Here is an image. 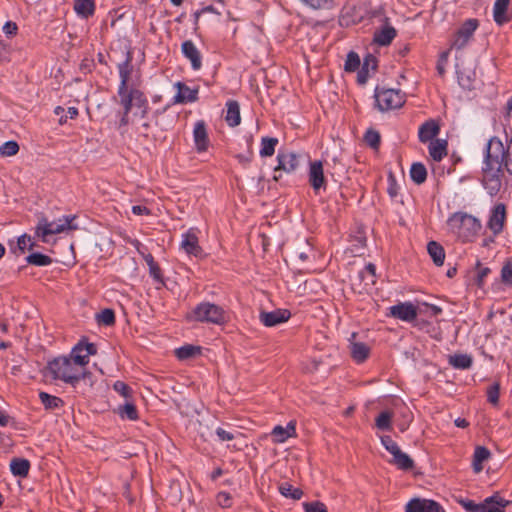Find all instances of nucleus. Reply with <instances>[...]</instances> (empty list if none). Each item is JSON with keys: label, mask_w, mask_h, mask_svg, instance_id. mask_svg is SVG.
Here are the masks:
<instances>
[{"label": "nucleus", "mask_w": 512, "mask_h": 512, "mask_svg": "<svg viewBox=\"0 0 512 512\" xmlns=\"http://www.w3.org/2000/svg\"><path fill=\"white\" fill-rule=\"evenodd\" d=\"M225 121L230 127H236L241 122L240 106L235 100H229L226 103Z\"/></svg>", "instance_id": "393cba45"}, {"label": "nucleus", "mask_w": 512, "mask_h": 512, "mask_svg": "<svg viewBox=\"0 0 512 512\" xmlns=\"http://www.w3.org/2000/svg\"><path fill=\"white\" fill-rule=\"evenodd\" d=\"M278 165L274 168L275 172L284 171L291 173L299 166V156L293 152H279L277 155Z\"/></svg>", "instance_id": "f8f14e48"}, {"label": "nucleus", "mask_w": 512, "mask_h": 512, "mask_svg": "<svg viewBox=\"0 0 512 512\" xmlns=\"http://www.w3.org/2000/svg\"><path fill=\"white\" fill-rule=\"evenodd\" d=\"M510 0H496L493 6V18L498 25L508 23L512 19L509 12Z\"/></svg>", "instance_id": "f3484780"}, {"label": "nucleus", "mask_w": 512, "mask_h": 512, "mask_svg": "<svg viewBox=\"0 0 512 512\" xmlns=\"http://www.w3.org/2000/svg\"><path fill=\"white\" fill-rule=\"evenodd\" d=\"M362 68L364 70H368V71H369V69L376 70V68H377V60H376V58L374 56H372V55L367 56L364 59V63L362 65Z\"/></svg>", "instance_id": "69168bd1"}, {"label": "nucleus", "mask_w": 512, "mask_h": 512, "mask_svg": "<svg viewBox=\"0 0 512 512\" xmlns=\"http://www.w3.org/2000/svg\"><path fill=\"white\" fill-rule=\"evenodd\" d=\"M357 279L362 285L360 292H368L376 283V267L374 264L369 263L361 270L357 276Z\"/></svg>", "instance_id": "a211bd4d"}, {"label": "nucleus", "mask_w": 512, "mask_h": 512, "mask_svg": "<svg viewBox=\"0 0 512 512\" xmlns=\"http://www.w3.org/2000/svg\"><path fill=\"white\" fill-rule=\"evenodd\" d=\"M304 6L312 10H332L336 7L334 0H299Z\"/></svg>", "instance_id": "f704fd0d"}, {"label": "nucleus", "mask_w": 512, "mask_h": 512, "mask_svg": "<svg viewBox=\"0 0 512 512\" xmlns=\"http://www.w3.org/2000/svg\"><path fill=\"white\" fill-rule=\"evenodd\" d=\"M478 26L479 21L477 19H468L464 21L463 24L455 33L454 40L451 44V48H455L458 50L464 48L472 38Z\"/></svg>", "instance_id": "6e6552de"}, {"label": "nucleus", "mask_w": 512, "mask_h": 512, "mask_svg": "<svg viewBox=\"0 0 512 512\" xmlns=\"http://www.w3.org/2000/svg\"><path fill=\"white\" fill-rule=\"evenodd\" d=\"M500 386H489L487 389V400L494 406L498 405L499 395H500Z\"/></svg>", "instance_id": "6e6d98bb"}, {"label": "nucleus", "mask_w": 512, "mask_h": 512, "mask_svg": "<svg viewBox=\"0 0 512 512\" xmlns=\"http://www.w3.org/2000/svg\"><path fill=\"white\" fill-rule=\"evenodd\" d=\"M74 10L76 13L84 18H88L93 15L95 10V4L93 0H75Z\"/></svg>", "instance_id": "72a5a7b5"}, {"label": "nucleus", "mask_w": 512, "mask_h": 512, "mask_svg": "<svg viewBox=\"0 0 512 512\" xmlns=\"http://www.w3.org/2000/svg\"><path fill=\"white\" fill-rule=\"evenodd\" d=\"M279 492L282 496L293 500H299L303 496V491L300 488H295L288 482L279 485Z\"/></svg>", "instance_id": "e433bc0d"}, {"label": "nucleus", "mask_w": 512, "mask_h": 512, "mask_svg": "<svg viewBox=\"0 0 512 512\" xmlns=\"http://www.w3.org/2000/svg\"><path fill=\"white\" fill-rule=\"evenodd\" d=\"M449 364L455 368L466 369L472 364V358L468 354H454L449 357Z\"/></svg>", "instance_id": "4c0bfd02"}, {"label": "nucleus", "mask_w": 512, "mask_h": 512, "mask_svg": "<svg viewBox=\"0 0 512 512\" xmlns=\"http://www.w3.org/2000/svg\"><path fill=\"white\" fill-rule=\"evenodd\" d=\"M396 37V30L386 25L374 34V41L382 46L389 45L392 40Z\"/></svg>", "instance_id": "7c9ffc66"}, {"label": "nucleus", "mask_w": 512, "mask_h": 512, "mask_svg": "<svg viewBox=\"0 0 512 512\" xmlns=\"http://www.w3.org/2000/svg\"><path fill=\"white\" fill-rule=\"evenodd\" d=\"M19 152V144L14 141H7L0 146V155L2 157H11Z\"/></svg>", "instance_id": "79ce46f5"}, {"label": "nucleus", "mask_w": 512, "mask_h": 512, "mask_svg": "<svg viewBox=\"0 0 512 512\" xmlns=\"http://www.w3.org/2000/svg\"><path fill=\"white\" fill-rule=\"evenodd\" d=\"M290 316L291 314L288 310L278 309L271 312H261L259 319L266 327H273L280 323L286 322Z\"/></svg>", "instance_id": "4468645a"}, {"label": "nucleus", "mask_w": 512, "mask_h": 512, "mask_svg": "<svg viewBox=\"0 0 512 512\" xmlns=\"http://www.w3.org/2000/svg\"><path fill=\"white\" fill-rule=\"evenodd\" d=\"M198 425H199L198 433H199L200 437L204 441H207L209 439V437L212 436V430L210 429V427L208 425H205L203 423V421H198Z\"/></svg>", "instance_id": "052dcab7"}, {"label": "nucleus", "mask_w": 512, "mask_h": 512, "mask_svg": "<svg viewBox=\"0 0 512 512\" xmlns=\"http://www.w3.org/2000/svg\"><path fill=\"white\" fill-rule=\"evenodd\" d=\"M120 85L118 88V96L122 98V102L125 104L129 103L130 98H134V104L137 107H143L147 105V100L144 94L135 88L128 89V82L132 72L131 57L128 55L127 59L118 65Z\"/></svg>", "instance_id": "39448f33"}, {"label": "nucleus", "mask_w": 512, "mask_h": 512, "mask_svg": "<svg viewBox=\"0 0 512 512\" xmlns=\"http://www.w3.org/2000/svg\"><path fill=\"white\" fill-rule=\"evenodd\" d=\"M271 435L274 438L275 443H283L288 438L296 435L295 422L290 421L286 427L277 425L272 429Z\"/></svg>", "instance_id": "b1692460"}, {"label": "nucleus", "mask_w": 512, "mask_h": 512, "mask_svg": "<svg viewBox=\"0 0 512 512\" xmlns=\"http://www.w3.org/2000/svg\"><path fill=\"white\" fill-rule=\"evenodd\" d=\"M429 154L435 161H441L447 155V141L436 139L429 144Z\"/></svg>", "instance_id": "c85d7f7f"}, {"label": "nucleus", "mask_w": 512, "mask_h": 512, "mask_svg": "<svg viewBox=\"0 0 512 512\" xmlns=\"http://www.w3.org/2000/svg\"><path fill=\"white\" fill-rule=\"evenodd\" d=\"M405 512H445L444 509L433 500L414 498L405 506Z\"/></svg>", "instance_id": "9d476101"}, {"label": "nucleus", "mask_w": 512, "mask_h": 512, "mask_svg": "<svg viewBox=\"0 0 512 512\" xmlns=\"http://www.w3.org/2000/svg\"><path fill=\"white\" fill-rule=\"evenodd\" d=\"M447 224L450 230L457 234L464 242L471 241L481 228V224L477 218L462 212L452 214Z\"/></svg>", "instance_id": "7ed1b4c3"}, {"label": "nucleus", "mask_w": 512, "mask_h": 512, "mask_svg": "<svg viewBox=\"0 0 512 512\" xmlns=\"http://www.w3.org/2000/svg\"><path fill=\"white\" fill-rule=\"evenodd\" d=\"M501 281L504 284L512 285V261H506L501 269Z\"/></svg>", "instance_id": "09e8293b"}, {"label": "nucleus", "mask_w": 512, "mask_h": 512, "mask_svg": "<svg viewBox=\"0 0 512 512\" xmlns=\"http://www.w3.org/2000/svg\"><path fill=\"white\" fill-rule=\"evenodd\" d=\"M375 99L380 111L397 109L405 103L404 94L400 90L391 88H376Z\"/></svg>", "instance_id": "0eeeda50"}, {"label": "nucleus", "mask_w": 512, "mask_h": 512, "mask_svg": "<svg viewBox=\"0 0 512 512\" xmlns=\"http://www.w3.org/2000/svg\"><path fill=\"white\" fill-rule=\"evenodd\" d=\"M381 443L392 456L400 450L398 444L388 435L381 437Z\"/></svg>", "instance_id": "603ef678"}, {"label": "nucleus", "mask_w": 512, "mask_h": 512, "mask_svg": "<svg viewBox=\"0 0 512 512\" xmlns=\"http://www.w3.org/2000/svg\"><path fill=\"white\" fill-rule=\"evenodd\" d=\"M119 103L124 108L123 116H122V118L120 119V122H119V129H121L122 127H125V126L128 125V123H129L128 114H129L132 106L135 105V104H134V98H130L128 104H125L124 102H122V98H120Z\"/></svg>", "instance_id": "49530a36"}, {"label": "nucleus", "mask_w": 512, "mask_h": 512, "mask_svg": "<svg viewBox=\"0 0 512 512\" xmlns=\"http://www.w3.org/2000/svg\"><path fill=\"white\" fill-rule=\"evenodd\" d=\"M278 144V139L273 137H263L261 140L260 155L262 157H270L275 152V147Z\"/></svg>", "instance_id": "ea45409f"}, {"label": "nucleus", "mask_w": 512, "mask_h": 512, "mask_svg": "<svg viewBox=\"0 0 512 512\" xmlns=\"http://www.w3.org/2000/svg\"><path fill=\"white\" fill-rule=\"evenodd\" d=\"M389 182H390V185L388 187V193L391 197H395L397 195V188H396V183H395V178L392 174L389 175V178H388Z\"/></svg>", "instance_id": "774afa93"}, {"label": "nucleus", "mask_w": 512, "mask_h": 512, "mask_svg": "<svg viewBox=\"0 0 512 512\" xmlns=\"http://www.w3.org/2000/svg\"><path fill=\"white\" fill-rule=\"evenodd\" d=\"M122 420L136 421L139 418L138 410L132 400H127L115 410Z\"/></svg>", "instance_id": "a878e982"}, {"label": "nucleus", "mask_w": 512, "mask_h": 512, "mask_svg": "<svg viewBox=\"0 0 512 512\" xmlns=\"http://www.w3.org/2000/svg\"><path fill=\"white\" fill-rule=\"evenodd\" d=\"M510 504V501L499 496L498 493L487 497L481 502L483 512H504L505 508Z\"/></svg>", "instance_id": "6ab92c4d"}, {"label": "nucleus", "mask_w": 512, "mask_h": 512, "mask_svg": "<svg viewBox=\"0 0 512 512\" xmlns=\"http://www.w3.org/2000/svg\"><path fill=\"white\" fill-rule=\"evenodd\" d=\"M410 176L416 184H422L427 178V170L423 164L414 163L410 169Z\"/></svg>", "instance_id": "58836bf2"}, {"label": "nucleus", "mask_w": 512, "mask_h": 512, "mask_svg": "<svg viewBox=\"0 0 512 512\" xmlns=\"http://www.w3.org/2000/svg\"><path fill=\"white\" fill-rule=\"evenodd\" d=\"M181 248L190 255L199 256L202 253V248L199 245L198 236L194 229L188 230L181 241Z\"/></svg>", "instance_id": "2eb2a0df"}, {"label": "nucleus", "mask_w": 512, "mask_h": 512, "mask_svg": "<svg viewBox=\"0 0 512 512\" xmlns=\"http://www.w3.org/2000/svg\"><path fill=\"white\" fill-rule=\"evenodd\" d=\"M201 354V348L194 345H184L175 350V355L180 360H187Z\"/></svg>", "instance_id": "c9c22d12"}, {"label": "nucleus", "mask_w": 512, "mask_h": 512, "mask_svg": "<svg viewBox=\"0 0 512 512\" xmlns=\"http://www.w3.org/2000/svg\"><path fill=\"white\" fill-rule=\"evenodd\" d=\"M491 457V452L485 446H477L475 448L472 460V467L475 473H480L483 470V463Z\"/></svg>", "instance_id": "bb28decb"}, {"label": "nucleus", "mask_w": 512, "mask_h": 512, "mask_svg": "<svg viewBox=\"0 0 512 512\" xmlns=\"http://www.w3.org/2000/svg\"><path fill=\"white\" fill-rule=\"evenodd\" d=\"M132 212L135 215H149L150 210L146 206L135 205L132 207Z\"/></svg>", "instance_id": "338daca9"}, {"label": "nucleus", "mask_w": 512, "mask_h": 512, "mask_svg": "<svg viewBox=\"0 0 512 512\" xmlns=\"http://www.w3.org/2000/svg\"><path fill=\"white\" fill-rule=\"evenodd\" d=\"M188 318L202 323L224 325L229 321V314L217 304L201 302L193 308Z\"/></svg>", "instance_id": "20e7f679"}, {"label": "nucleus", "mask_w": 512, "mask_h": 512, "mask_svg": "<svg viewBox=\"0 0 512 512\" xmlns=\"http://www.w3.org/2000/svg\"><path fill=\"white\" fill-rule=\"evenodd\" d=\"M359 66H360L359 55L354 51L349 52L347 55L346 61H345V65H344L345 71L354 72L359 68Z\"/></svg>", "instance_id": "37998d69"}, {"label": "nucleus", "mask_w": 512, "mask_h": 512, "mask_svg": "<svg viewBox=\"0 0 512 512\" xmlns=\"http://www.w3.org/2000/svg\"><path fill=\"white\" fill-rule=\"evenodd\" d=\"M30 462L24 458H13L10 462V470L14 476L25 478L29 474Z\"/></svg>", "instance_id": "c756f323"}, {"label": "nucleus", "mask_w": 512, "mask_h": 512, "mask_svg": "<svg viewBox=\"0 0 512 512\" xmlns=\"http://www.w3.org/2000/svg\"><path fill=\"white\" fill-rule=\"evenodd\" d=\"M478 274H477V282L478 286H482L485 277L490 273V269L488 267H481L480 262H477Z\"/></svg>", "instance_id": "680f3d73"}, {"label": "nucleus", "mask_w": 512, "mask_h": 512, "mask_svg": "<svg viewBox=\"0 0 512 512\" xmlns=\"http://www.w3.org/2000/svg\"><path fill=\"white\" fill-rule=\"evenodd\" d=\"M114 389L125 398V401L130 400L132 396V388L131 386H113Z\"/></svg>", "instance_id": "e2e57ef3"}, {"label": "nucleus", "mask_w": 512, "mask_h": 512, "mask_svg": "<svg viewBox=\"0 0 512 512\" xmlns=\"http://www.w3.org/2000/svg\"><path fill=\"white\" fill-rule=\"evenodd\" d=\"M18 30V26L15 22L8 21L3 26V31L7 36H14L16 35Z\"/></svg>", "instance_id": "0e129e2a"}, {"label": "nucleus", "mask_w": 512, "mask_h": 512, "mask_svg": "<svg viewBox=\"0 0 512 512\" xmlns=\"http://www.w3.org/2000/svg\"><path fill=\"white\" fill-rule=\"evenodd\" d=\"M439 132V124L435 120L430 119L420 126L418 132L419 140L422 143H426L428 141L431 142L433 141V138L439 134Z\"/></svg>", "instance_id": "4be33fe9"}, {"label": "nucleus", "mask_w": 512, "mask_h": 512, "mask_svg": "<svg viewBox=\"0 0 512 512\" xmlns=\"http://www.w3.org/2000/svg\"><path fill=\"white\" fill-rule=\"evenodd\" d=\"M217 503L222 508H230L232 506V497L228 492H219L217 494Z\"/></svg>", "instance_id": "4d7b16f0"}, {"label": "nucleus", "mask_w": 512, "mask_h": 512, "mask_svg": "<svg viewBox=\"0 0 512 512\" xmlns=\"http://www.w3.org/2000/svg\"><path fill=\"white\" fill-rule=\"evenodd\" d=\"M39 398L46 410L60 409L64 406V401L61 398L46 392H40Z\"/></svg>", "instance_id": "473e14b6"}, {"label": "nucleus", "mask_w": 512, "mask_h": 512, "mask_svg": "<svg viewBox=\"0 0 512 512\" xmlns=\"http://www.w3.org/2000/svg\"><path fill=\"white\" fill-rule=\"evenodd\" d=\"M18 249L23 253L28 247L30 250L33 249L34 243L31 241V237L27 234H23L18 238L17 241Z\"/></svg>", "instance_id": "13d9d810"}, {"label": "nucleus", "mask_w": 512, "mask_h": 512, "mask_svg": "<svg viewBox=\"0 0 512 512\" xmlns=\"http://www.w3.org/2000/svg\"><path fill=\"white\" fill-rule=\"evenodd\" d=\"M97 321L99 324L111 326L115 323V314L112 309H104L97 314Z\"/></svg>", "instance_id": "c03bdc74"}, {"label": "nucleus", "mask_w": 512, "mask_h": 512, "mask_svg": "<svg viewBox=\"0 0 512 512\" xmlns=\"http://www.w3.org/2000/svg\"><path fill=\"white\" fill-rule=\"evenodd\" d=\"M418 310L411 302H401L389 308V316L405 322H412L417 318Z\"/></svg>", "instance_id": "1a4fd4ad"}, {"label": "nucleus", "mask_w": 512, "mask_h": 512, "mask_svg": "<svg viewBox=\"0 0 512 512\" xmlns=\"http://www.w3.org/2000/svg\"><path fill=\"white\" fill-rule=\"evenodd\" d=\"M215 433L220 441H232L235 439L234 433L226 431L221 427H217L215 429Z\"/></svg>", "instance_id": "bf43d9fd"}, {"label": "nucleus", "mask_w": 512, "mask_h": 512, "mask_svg": "<svg viewBox=\"0 0 512 512\" xmlns=\"http://www.w3.org/2000/svg\"><path fill=\"white\" fill-rule=\"evenodd\" d=\"M26 261L28 264L35 266H47L52 263V259L49 256L41 253L30 254L29 256H27Z\"/></svg>", "instance_id": "a19ab883"}, {"label": "nucleus", "mask_w": 512, "mask_h": 512, "mask_svg": "<svg viewBox=\"0 0 512 512\" xmlns=\"http://www.w3.org/2000/svg\"><path fill=\"white\" fill-rule=\"evenodd\" d=\"M389 462L403 471H409L414 468L413 459L408 454L404 453L401 449L393 455L392 460Z\"/></svg>", "instance_id": "cd10ccee"}, {"label": "nucleus", "mask_w": 512, "mask_h": 512, "mask_svg": "<svg viewBox=\"0 0 512 512\" xmlns=\"http://www.w3.org/2000/svg\"><path fill=\"white\" fill-rule=\"evenodd\" d=\"M303 508L305 512H328L326 505L320 501L305 502Z\"/></svg>", "instance_id": "8fccbe9b"}, {"label": "nucleus", "mask_w": 512, "mask_h": 512, "mask_svg": "<svg viewBox=\"0 0 512 512\" xmlns=\"http://www.w3.org/2000/svg\"><path fill=\"white\" fill-rule=\"evenodd\" d=\"M193 137L197 151H206L209 145V139L206 124L203 120H199L195 123Z\"/></svg>", "instance_id": "dca6fc26"}, {"label": "nucleus", "mask_w": 512, "mask_h": 512, "mask_svg": "<svg viewBox=\"0 0 512 512\" xmlns=\"http://www.w3.org/2000/svg\"><path fill=\"white\" fill-rule=\"evenodd\" d=\"M459 504L467 511V512H483V507L480 503H476L471 499H461Z\"/></svg>", "instance_id": "3c124183"}, {"label": "nucleus", "mask_w": 512, "mask_h": 512, "mask_svg": "<svg viewBox=\"0 0 512 512\" xmlns=\"http://www.w3.org/2000/svg\"><path fill=\"white\" fill-rule=\"evenodd\" d=\"M505 220L506 206L503 203H498L491 212L488 227L494 234H499L504 228Z\"/></svg>", "instance_id": "ddd939ff"}, {"label": "nucleus", "mask_w": 512, "mask_h": 512, "mask_svg": "<svg viewBox=\"0 0 512 512\" xmlns=\"http://www.w3.org/2000/svg\"><path fill=\"white\" fill-rule=\"evenodd\" d=\"M175 87L177 88V94L174 97L175 103H187L197 100L198 89H191L182 82H177Z\"/></svg>", "instance_id": "5701e85b"}, {"label": "nucleus", "mask_w": 512, "mask_h": 512, "mask_svg": "<svg viewBox=\"0 0 512 512\" xmlns=\"http://www.w3.org/2000/svg\"><path fill=\"white\" fill-rule=\"evenodd\" d=\"M365 141L366 143L372 147V148H377L379 146V143H380V135L378 132L374 131V130H368L365 134Z\"/></svg>", "instance_id": "864d4df0"}, {"label": "nucleus", "mask_w": 512, "mask_h": 512, "mask_svg": "<svg viewBox=\"0 0 512 512\" xmlns=\"http://www.w3.org/2000/svg\"><path fill=\"white\" fill-rule=\"evenodd\" d=\"M349 350L352 359L358 364L365 362L371 352V348L367 344L353 340L350 341Z\"/></svg>", "instance_id": "412c9836"}, {"label": "nucleus", "mask_w": 512, "mask_h": 512, "mask_svg": "<svg viewBox=\"0 0 512 512\" xmlns=\"http://www.w3.org/2000/svg\"><path fill=\"white\" fill-rule=\"evenodd\" d=\"M149 274L157 283L160 285L164 284L162 270L157 262L149 266Z\"/></svg>", "instance_id": "5fc2aeb1"}, {"label": "nucleus", "mask_w": 512, "mask_h": 512, "mask_svg": "<svg viewBox=\"0 0 512 512\" xmlns=\"http://www.w3.org/2000/svg\"><path fill=\"white\" fill-rule=\"evenodd\" d=\"M449 54H450V50H447V51H443L439 55V58H438V61H437V65H436V69H437L438 74L441 77H443L445 75L446 65H447L448 59H449Z\"/></svg>", "instance_id": "de8ad7c7"}, {"label": "nucleus", "mask_w": 512, "mask_h": 512, "mask_svg": "<svg viewBox=\"0 0 512 512\" xmlns=\"http://www.w3.org/2000/svg\"><path fill=\"white\" fill-rule=\"evenodd\" d=\"M392 414L388 411L381 412L376 418V426L381 430L391 429Z\"/></svg>", "instance_id": "a18cd8bd"}, {"label": "nucleus", "mask_w": 512, "mask_h": 512, "mask_svg": "<svg viewBox=\"0 0 512 512\" xmlns=\"http://www.w3.org/2000/svg\"><path fill=\"white\" fill-rule=\"evenodd\" d=\"M309 183L317 193L320 189H326V179L321 161H313L309 168Z\"/></svg>", "instance_id": "9b49d317"}, {"label": "nucleus", "mask_w": 512, "mask_h": 512, "mask_svg": "<svg viewBox=\"0 0 512 512\" xmlns=\"http://www.w3.org/2000/svg\"><path fill=\"white\" fill-rule=\"evenodd\" d=\"M503 169L512 174V140L505 147L497 137L486 144L482 183L487 192L494 196L502 187Z\"/></svg>", "instance_id": "f03ea898"}, {"label": "nucleus", "mask_w": 512, "mask_h": 512, "mask_svg": "<svg viewBox=\"0 0 512 512\" xmlns=\"http://www.w3.org/2000/svg\"><path fill=\"white\" fill-rule=\"evenodd\" d=\"M427 251L435 265L442 266L444 264L445 251L439 243L430 241L427 245Z\"/></svg>", "instance_id": "2f4dec72"}, {"label": "nucleus", "mask_w": 512, "mask_h": 512, "mask_svg": "<svg viewBox=\"0 0 512 512\" xmlns=\"http://www.w3.org/2000/svg\"><path fill=\"white\" fill-rule=\"evenodd\" d=\"M74 217L65 216L58 221H48L47 218L42 217L37 226L35 233L38 237L42 239L43 242H47V236L60 234L67 230L76 229L75 226L72 225V220Z\"/></svg>", "instance_id": "423d86ee"}, {"label": "nucleus", "mask_w": 512, "mask_h": 512, "mask_svg": "<svg viewBox=\"0 0 512 512\" xmlns=\"http://www.w3.org/2000/svg\"><path fill=\"white\" fill-rule=\"evenodd\" d=\"M182 52L184 56L190 60L194 70H199L202 66L201 54L195 44L191 40L182 43Z\"/></svg>", "instance_id": "aec40b11"}, {"label": "nucleus", "mask_w": 512, "mask_h": 512, "mask_svg": "<svg viewBox=\"0 0 512 512\" xmlns=\"http://www.w3.org/2000/svg\"><path fill=\"white\" fill-rule=\"evenodd\" d=\"M96 353L95 344L82 339L72 348L69 356H59L48 361L44 375L65 383L103 382V372L100 369L95 366L88 368L90 357Z\"/></svg>", "instance_id": "f257e3e1"}]
</instances>
